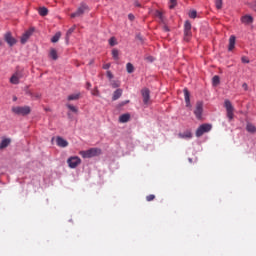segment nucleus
Segmentation results:
<instances>
[{"mask_svg": "<svg viewBox=\"0 0 256 256\" xmlns=\"http://www.w3.org/2000/svg\"><path fill=\"white\" fill-rule=\"evenodd\" d=\"M102 151L100 148H90L85 151H80L81 157L83 159H91V157H99L101 155Z\"/></svg>", "mask_w": 256, "mask_h": 256, "instance_id": "nucleus-1", "label": "nucleus"}, {"mask_svg": "<svg viewBox=\"0 0 256 256\" xmlns=\"http://www.w3.org/2000/svg\"><path fill=\"white\" fill-rule=\"evenodd\" d=\"M12 113H15V115H22L23 117H25L26 115H29L31 113V107L14 106L12 107Z\"/></svg>", "mask_w": 256, "mask_h": 256, "instance_id": "nucleus-2", "label": "nucleus"}, {"mask_svg": "<svg viewBox=\"0 0 256 256\" xmlns=\"http://www.w3.org/2000/svg\"><path fill=\"white\" fill-rule=\"evenodd\" d=\"M224 107L226 109L227 117L229 121H233L235 117V108L233 107V104H231V101L225 100Z\"/></svg>", "mask_w": 256, "mask_h": 256, "instance_id": "nucleus-3", "label": "nucleus"}, {"mask_svg": "<svg viewBox=\"0 0 256 256\" xmlns=\"http://www.w3.org/2000/svg\"><path fill=\"white\" fill-rule=\"evenodd\" d=\"M213 126H211V124H202L198 127V129L196 130V137H203V135H205V133H209V131H211Z\"/></svg>", "mask_w": 256, "mask_h": 256, "instance_id": "nucleus-4", "label": "nucleus"}, {"mask_svg": "<svg viewBox=\"0 0 256 256\" xmlns=\"http://www.w3.org/2000/svg\"><path fill=\"white\" fill-rule=\"evenodd\" d=\"M89 11V7L85 4H81V6L77 9L76 12L70 15L71 19H75V17H81L83 14Z\"/></svg>", "mask_w": 256, "mask_h": 256, "instance_id": "nucleus-5", "label": "nucleus"}, {"mask_svg": "<svg viewBox=\"0 0 256 256\" xmlns=\"http://www.w3.org/2000/svg\"><path fill=\"white\" fill-rule=\"evenodd\" d=\"M194 115L196 119L201 120L203 115V102L198 101L194 109Z\"/></svg>", "mask_w": 256, "mask_h": 256, "instance_id": "nucleus-6", "label": "nucleus"}, {"mask_svg": "<svg viewBox=\"0 0 256 256\" xmlns=\"http://www.w3.org/2000/svg\"><path fill=\"white\" fill-rule=\"evenodd\" d=\"M70 169H75L78 165H81V158L78 156H72L67 160Z\"/></svg>", "mask_w": 256, "mask_h": 256, "instance_id": "nucleus-7", "label": "nucleus"}, {"mask_svg": "<svg viewBox=\"0 0 256 256\" xmlns=\"http://www.w3.org/2000/svg\"><path fill=\"white\" fill-rule=\"evenodd\" d=\"M23 79V72L16 71L10 78V83L12 85H19V80Z\"/></svg>", "mask_w": 256, "mask_h": 256, "instance_id": "nucleus-8", "label": "nucleus"}, {"mask_svg": "<svg viewBox=\"0 0 256 256\" xmlns=\"http://www.w3.org/2000/svg\"><path fill=\"white\" fill-rule=\"evenodd\" d=\"M4 41H6V43H8L9 47H13V45L17 44V39H15L13 37V35L11 34V32H7L4 35Z\"/></svg>", "mask_w": 256, "mask_h": 256, "instance_id": "nucleus-9", "label": "nucleus"}, {"mask_svg": "<svg viewBox=\"0 0 256 256\" xmlns=\"http://www.w3.org/2000/svg\"><path fill=\"white\" fill-rule=\"evenodd\" d=\"M141 95L143 97L144 105H149V99H151V92L149 91V88H143L141 90Z\"/></svg>", "mask_w": 256, "mask_h": 256, "instance_id": "nucleus-10", "label": "nucleus"}, {"mask_svg": "<svg viewBox=\"0 0 256 256\" xmlns=\"http://www.w3.org/2000/svg\"><path fill=\"white\" fill-rule=\"evenodd\" d=\"M35 32V28H30L29 30H27L21 37V43L22 45H25V43L27 41H29V37H31V35H33V33Z\"/></svg>", "mask_w": 256, "mask_h": 256, "instance_id": "nucleus-11", "label": "nucleus"}, {"mask_svg": "<svg viewBox=\"0 0 256 256\" xmlns=\"http://www.w3.org/2000/svg\"><path fill=\"white\" fill-rule=\"evenodd\" d=\"M184 99H185L186 107H191V98H190L189 90L187 88H184Z\"/></svg>", "mask_w": 256, "mask_h": 256, "instance_id": "nucleus-12", "label": "nucleus"}, {"mask_svg": "<svg viewBox=\"0 0 256 256\" xmlns=\"http://www.w3.org/2000/svg\"><path fill=\"white\" fill-rule=\"evenodd\" d=\"M56 143H57L58 147L65 148V147L69 146V142H67V140L63 139L62 137H57Z\"/></svg>", "mask_w": 256, "mask_h": 256, "instance_id": "nucleus-13", "label": "nucleus"}, {"mask_svg": "<svg viewBox=\"0 0 256 256\" xmlns=\"http://www.w3.org/2000/svg\"><path fill=\"white\" fill-rule=\"evenodd\" d=\"M9 145H11V139H9V138H4V139L0 142V149H6V147H9Z\"/></svg>", "mask_w": 256, "mask_h": 256, "instance_id": "nucleus-14", "label": "nucleus"}, {"mask_svg": "<svg viewBox=\"0 0 256 256\" xmlns=\"http://www.w3.org/2000/svg\"><path fill=\"white\" fill-rule=\"evenodd\" d=\"M241 22L244 23L245 25H249L253 23V17L249 15H245L241 18Z\"/></svg>", "mask_w": 256, "mask_h": 256, "instance_id": "nucleus-15", "label": "nucleus"}, {"mask_svg": "<svg viewBox=\"0 0 256 256\" xmlns=\"http://www.w3.org/2000/svg\"><path fill=\"white\" fill-rule=\"evenodd\" d=\"M121 95H123V90L122 89H117L112 96V101H117V99L121 98Z\"/></svg>", "mask_w": 256, "mask_h": 256, "instance_id": "nucleus-16", "label": "nucleus"}, {"mask_svg": "<svg viewBox=\"0 0 256 256\" xmlns=\"http://www.w3.org/2000/svg\"><path fill=\"white\" fill-rule=\"evenodd\" d=\"M131 119V115L129 113H126V114H122L120 117H119V121L120 123H128V121Z\"/></svg>", "mask_w": 256, "mask_h": 256, "instance_id": "nucleus-17", "label": "nucleus"}, {"mask_svg": "<svg viewBox=\"0 0 256 256\" xmlns=\"http://www.w3.org/2000/svg\"><path fill=\"white\" fill-rule=\"evenodd\" d=\"M179 137L180 139H191V137H193V134L191 133V131L187 130L184 133H180Z\"/></svg>", "mask_w": 256, "mask_h": 256, "instance_id": "nucleus-18", "label": "nucleus"}, {"mask_svg": "<svg viewBox=\"0 0 256 256\" xmlns=\"http://www.w3.org/2000/svg\"><path fill=\"white\" fill-rule=\"evenodd\" d=\"M235 39V36H230L228 51H233V49H235Z\"/></svg>", "mask_w": 256, "mask_h": 256, "instance_id": "nucleus-19", "label": "nucleus"}, {"mask_svg": "<svg viewBox=\"0 0 256 256\" xmlns=\"http://www.w3.org/2000/svg\"><path fill=\"white\" fill-rule=\"evenodd\" d=\"M80 97H81V93L70 94V95L67 97V100H68V101H79Z\"/></svg>", "mask_w": 256, "mask_h": 256, "instance_id": "nucleus-20", "label": "nucleus"}, {"mask_svg": "<svg viewBox=\"0 0 256 256\" xmlns=\"http://www.w3.org/2000/svg\"><path fill=\"white\" fill-rule=\"evenodd\" d=\"M246 131H248V133H256L255 125H253L252 123L248 122L246 124Z\"/></svg>", "mask_w": 256, "mask_h": 256, "instance_id": "nucleus-21", "label": "nucleus"}, {"mask_svg": "<svg viewBox=\"0 0 256 256\" xmlns=\"http://www.w3.org/2000/svg\"><path fill=\"white\" fill-rule=\"evenodd\" d=\"M39 15H41V17H47V15L49 14V10L45 7H41L38 10Z\"/></svg>", "mask_w": 256, "mask_h": 256, "instance_id": "nucleus-22", "label": "nucleus"}, {"mask_svg": "<svg viewBox=\"0 0 256 256\" xmlns=\"http://www.w3.org/2000/svg\"><path fill=\"white\" fill-rule=\"evenodd\" d=\"M49 56L51 57V59H53L54 61H57V59H59V56L57 55V50H55V48H52L50 50Z\"/></svg>", "mask_w": 256, "mask_h": 256, "instance_id": "nucleus-23", "label": "nucleus"}, {"mask_svg": "<svg viewBox=\"0 0 256 256\" xmlns=\"http://www.w3.org/2000/svg\"><path fill=\"white\" fill-rule=\"evenodd\" d=\"M67 109L69 111H72V113H79V109L76 106H73L71 104H66Z\"/></svg>", "mask_w": 256, "mask_h": 256, "instance_id": "nucleus-24", "label": "nucleus"}, {"mask_svg": "<svg viewBox=\"0 0 256 256\" xmlns=\"http://www.w3.org/2000/svg\"><path fill=\"white\" fill-rule=\"evenodd\" d=\"M61 39V32H57L52 38L51 41L52 43H57Z\"/></svg>", "mask_w": 256, "mask_h": 256, "instance_id": "nucleus-25", "label": "nucleus"}, {"mask_svg": "<svg viewBox=\"0 0 256 256\" xmlns=\"http://www.w3.org/2000/svg\"><path fill=\"white\" fill-rule=\"evenodd\" d=\"M191 30H184V39L185 41H189V39H191Z\"/></svg>", "mask_w": 256, "mask_h": 256, "instance_id": "nucleus-26", "label": "nucleus"}, {"mask_svg": "<svg viewBox=\"0 0 256 256\" xmlns=\"http://www.w3.org/2000/svg\"><path fill=\"white\" fill-rule=\"evenodd\" d=\"M112 57L115 59V61H119V50L113 49L112 50Z\"/></svg>", "mask_w": 256, "mask_h": 256, "instance_id": "nucleus-27", "label": "nucleus"}, {"mask_svg": "<svg viewBox=\"0 0 256 256\" xmlns=\"http://www.w3.org/2000/svg\"><path fill=\"white\" fill-rule=\"evenodd\" d=\"M127 73H133L135 71V67L131 63L126 64Z\"/></svg>", "mask_w": 256, "mask_h": 256, "instance_id": "nucleus-28", "label": "nucleus"}, {"mask_svg": "<svg viewBox=\"0 0 256 256\" xmlns=\"http://www.w3.org/2000/svg\"><path fill=\"white\" fill-rule=\"evenodd\" d=\"M215 6H216V9H222L223 8V0H215Z\"/></svg>", "mask_w": 256, "mask_h": 256, "instance_id": "nucleus-29", "label": "nucleus"}, {"mask_svg": "<svg viewBox=\"0 0 256 256\" xmlns=\"http://www.w3.org/2000/svg\"><path fill=\"white\" fill-rule=\"evenodd\" d=\"M212 83H213V85H215V86L219 85V83H220V78H219L218 75H215V76L212 78Z\"/></svg>", "mask_w": 256, "mask_h": 256, "instance_id": "nucleus-30", "label": "nucleus"}, {"mask_svg": "<svg viewBox=\"0 0 256 256\" xmlns=\"http://www.w3.org/2000/svg\"><path fill=\"white\" fill-rule=\"evenodd\" d=\"M155 17H157L158 19H160V21H163V13H161V11L156 10L154 13Z\"/></svg>", "mask_w": 256, "mask_h": 256, "instance_id": "nucleus-31", "label": "nucleus"}, {"mask_svg": "<svg viewBox=\"0 0 256 256\" xmlns=\"http://www.w3.org/2000/svg\"><path fill=\"white\" fill-rule=\"evenodd\" d=\"M169 3V9H175L177 7V0H170Z\"/></svg>", "mask_w": 256, "mask_h": 256, "instance_id": "nucleus-32", "label": "nucleus"}, {"mask_svg": "<svg viewBox=\"0 0 256 256\" xmlns=\"http://www.w3.org/2000/svg\"><path fill=\"white\" fill-rule=\"evenodd\" d=\"M109 45L111 47H115V45H117V39H115V37H112L109 39Z\"/></svg>", "mask_w": 256, "mask_h": 256, "instance_id": "nucleus-33", "label": "nucleus"}, {"mask_svg": "<svg viewBox=\"0 0 256 256\" xmlns=\"http://www.w3.org/2000/svg\"><path fill=\"white\" fill-rule=\"evenodd\" d=\"M184 31H191V22H189V21L185 22Z\"/></svg>", "mask_w": 256, "mask_h": 256, "instance_id": "nucleus-34", "label": "nucleus"}, {"mask_svg": "<svg viewBox=\"0 0 256 256\" xmlns=\"http://www.w3.org/2000/svg\"><path fill=\"white\" fill-rule=\"evenodd\" d=\"M190 19H195L197 17V11L192 10L189 12Z\"/></svg>", "mask_w": 256, "mask_h": 256, "instance_id": "nucleus-35", "label": "nucleus"}, {"mask_svg": "<svg viewBox=\"0 0 256 256\" xmlns=\"http://www.w3.org/2000/svg\"><path fill=\"white\" fill-rule=\"evenodd\" d=\"M154 199H155V195H153V194H150V195H148V196H146V201H154Z\"/></svg>", "mask_w": 256, "mask_h": 256, "instance_id": "nucleus-36", "label": "nucleus"}, {"mask_svg": "<svg viewBox=\"0 0 256 256\" xmlns=\"http://www.w3.org/2000/svg\"><path fill=\"white\" fill-rule=\"evenodd\" d=\"M119 82H117V81H112L111 82V86L113 87V89H117V87H119Z\"/></svg>", "mask_w": 256, "mask_h": 256, "instance_id": "nucleus-37", "label": "nucleus"}, {"mask_svg": "<svg viewBox=\"0 0 256 256\" xmlns=\"http://www.w3.org/2000/svg\"><path fill=\"white\" fill-rule=\"evenodd\" d=\"M73 31H75V28H70L66 33V37L69 38V36L72 35Z\"/></svg>", "mask_w": 256, "mask_h": 256, "instance_id": "nucleus-38", "label": "nucleus"}, {"mask_svg": "<svg viewBox=\"0 0 256 256\" xmlns=\"http://www.w3.org/2000/svg\"><path fill=\"white\" fill-rule=\"evenodd\" d=\"M146 61L153 63V61H155V58H153V56H148V57H146Z\"/></svg>", "mask_w": 256, "mask_h": 256, "instance_id": "nucleus-39", "label": "nucleus"}, {"mask_svg": "<svg viewBox=\"0 0 256 256\" xmlns=\"http://www.w3.org/2000/svg\"><path fill=\"white\" fill-rule=\"evenodd\" d=\"M241 61H242V63H249V58H247L246 56H243L241 58Z\"/></svg>", "mask_w": 256, "mask_h": 256, "instance_id": "nucleus-40", "label": "nucleus"}, {"mask_svg": "<svg viewBox=\"0 0 256 256\" xmlns=\"http://www.w3.org/2000/svg\"><path fill=\"white\" fill-rule=\"evenodd\" d=\"M106 75H107L108 79H113V73H111V71L108 70L106 72Z\"/></svg>", "mask_w": 256, "mask_h": 256, "instance_id": "nucleus-41", "label": "nucleus"}, {"mask_svg": "<svg viewBox=\"0 0 256 256\" xmlns=\"http://www.w3.org/2000/svg\"><path fill=\"white\" fill-rule=\"evenodd\" d=\"M128 19H129L130 21H135V15H133V14H128Z\"/></svg>", "mask_w": 256, "mask_h": 256, "instance_id": "nucleus-42", "label": "nucleus"}, {"mask_svg": "<svg viewBox=\"0 0 256 256\" xmlns=\"http://www.w3.org/2000/svg\"><path fill=\"white\" fill-rule=\"evenodd\" d=\"M110 67H111L110 63H107V64L103 65V69H110Z\"/></svg>", "mask_w": 256, "mask_h": 256, "instance_id": "nucleus-43", "label": "nucleus"}, {"mask_svg": "<svg viewBox=\"0 0 256 256\" xmlns=\"http://www.w3.org/2000/svg\"><path fill=\"white\" fill-rule=\"evenodd\" d=\"M135 7H141V3H139L137 0L134 2Z\"/></svg>", "mask_w": 256, "mask_h": 256, "instance_id": "nucleus-44", "label": "nucleus"}, {"mask_svg": "<svg viewBox=\"0 0 256 256\" xmlns=\"http://www.w3.org/2000/svg\"><path fill=\"white\" fill-rule=\"evenodd\" d=\"M242 87H243V89H245V91H247V89H249V86L247 85V83H244V84L242 85Z\"/></svg>", "mask_w": 256, "mask_h": 256, "instance_id": "nucleus-45", "label": "nucleus"}, {"mask_svg": "<svg viewBox=\"0 0 256 256\" xmlns=\"http://www.w3.org/2000/svg\"><path fill=\"white\" fill-rule=\"evenodd\" d=\"M35 99H41V94L34 95Z\"/></svg>", "mask_w": 256, "mask_h": 256, "instance_id": "nucleus-46", "label": "nucleus"}, {"mask_svg": "<svg viewBox=\"0 0 256 256\" xmlns=\"http://www.w3.org/2000/svg\"><path fill=\"white\" fill-rule=\"evenodd\" d=\"M3 45H5V43L3 42V40H0V47H3Z\"/></svg>", "mask_w": 256, "mask_h": 256, "instance_id": "nucleus-47", "label": "nucleus"}, {"mask_svg": "<svg viewBox=\"0 0 256 256\" xmlns=\"http://www.w3.org/2000/svg\"><path fill=\"white\" fill-rule=\"evenodd\" d=\"M95 63V60H91L90 62H89V65H93Z\"/></svg>", "mask_w": 256, "mask_h": 256, "instance_id": "nucleus-48", "label": "nucleus"}, {"mask_svg": "<svg viewBox=\"0 0 256 256\" xmlns=\"http://www.w3.org/2000/svg\"><path fill=\"white\" fill-rule=\"evenodd\" d=\"M253 10L256 12V2L253 5Z\"/></svg>", "mask_w": 256, "mask_h": 256, "instance_id": "nucleus-49", "label": "nucleus"}, {"mask_svg": "<svg viewBox=\"0 0 256 256\" xmlns=\"http://www.w3.org/2000/svg\"><path fill=\"white\" fill-rule=\"evenodd\" d=\"M127 103H129V100H127L126 102H124L122 105H127Z\"/></svg>", "mask_w": 256, "mask_h": 256, "instance_id": "nucleus-50", "label": "nucleus"}, {"mask_svg": "<svg viewBox=\"0 0 256 256\" xmlns=\"http://www.w3.org/2000/svg\"><path fill=\"white\" fill-rule=\"evenodd\" d=\"M13 101H17V97L16 96L13 97Z\"/></svg>", "mask_w": 256, "mask_h": 256, "instance_id": "nucleus-51", "label": "nucleus"}, {"mask_svg": "<svg viewBox=\"0 0 256 256\" xmlns=\"http://www.w3.org/2000/svg\"><path fill=\"white\" fill-rule=\"evenodd\" d=\"M87 86H88V87H91V83L88 82V83H87Z\"/></svg>", "mask_w": 256, "mask_h": 256, "instance_id": "nucleus-52", "label": "nucleus"}, {"mask_svg": "<svg viewBox=\"0 0 256 256\" xmlns=\"http://www.w3.org/2000/svg\"><path fill=\"white\" fill-rule=\"evenodd\" d=\"M138 39H141V37L138 36Z\"/></svg>", "mask_w": 256, "mask_h": 256, "instance_id": "nucleus-53", "label": "nucleus"}]
</instances>
